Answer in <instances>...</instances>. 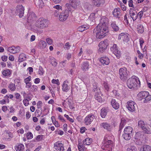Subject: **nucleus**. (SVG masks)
Returning <instances> with one entry per match:
<instances>
[{
    "mask_svg": "<svg viewBox=\"0 0 151 151\" xmlns=\"http://www.w3.org/2000/svg\"><path fill=\"white\" fill-rule=\"evenodd\" d=\"M106 19L105 18H102L100 20L99 24L97 26L96 29L93 32L96 34V37L97 39L103 38L109 32L106 25Z\"/></svg>",
    "mask_w": 151,
    "mask_h": 151,
    "instance_id": "nucleus-1",
    "label": "nucleus"
},
{
    "mask_svg": "<svg viewBox=\"0 0 151 151\" xmlns=\"http://www.w3.org/2000/svg\"><path fill=\"white\" fill-rule=\"evenodd\" d=\"M127 85L128 88L132 89L136 87H139L140 85V82L137 77L133 76L131 78L128 79Z\"/></svg>",
    "mask_w": 151,
    "mask_h": 151,
    "instance_id": "nucleus-2",
    "label": "nucleus"
},
{
    "mask_svg": "<svg viewBox=\"0 0 151 151\" xmlns=\"http://www.w3.org/2000/svg\"><path fill=\"white\" fill-rule=\"evenodd\" d=\"M35 25L38 29H45L48 27L47 20L43 18H39L36 21Z\"/></svg>",
    "mask_w": 151,
    "mask_h": 151,
    "instance_id": "nucleus-3",
    "label": "nucleus"
},
{
    "mask_svg": "<svg viewBox=\"0 0 151 151\" xmlns=\"http://www.w3.org/2000/svg\"><path fill=\"white\" fill-rule=\"evenodd\" d=\"M113 142L111 140L105 138L101 148L106 151H111Z\"/></svg>",
    "mask_w": 151,
    "mask_h": 151,
    "instance_id": "nucleus-4",
    "label": "nucleus"
},
{
    "mask_svg": "<svg viewBox=\"0 0 151 151\" xmlns=\"http://www.w3.org/2000/svg\"><path fill=\"white\" fill-rule=\"evenodd\" d=\"M133 129L130 126L126 127L124 130L123 134V138L126 140H129L131 138L132 134Z\"/></svg>",
    "mask_w": 151,
    "mask_h": 151,
    "instance_id": "nucleus-5",
    "label": "nucleus"
},
{
    "mask_svg": "<svg viewBox=\"0 0 151 151\" xmlns=\"http://www.w3.org/2000/svg\"><path fill=\"white\" fill-rule=\"evenodd\" d=\"M119 74L120 79L123 81H126L128 78V74L126 68H121L119 70Z\"/></svg>",
    "mask_w": 151,
    "mask_h": 151,
    "instance_id": "nucleus-6",
    "label": "nucleus"
},
{
    "mask_svg": "<svg viewBox=\"0 0 151 151\" xmlns=\"http://www.w3.org/2000/svg\"><path fill=\"white\" fill-rule=\"evenodd\" d=\"M135 138L136 139H138L140 141V142L138 144L141 145L143 141L144 140L145 137L144 136V134L143 132H139L136 133L135 135Z\"/></svg>",
    "mask_w": 151,
    "mask_h": 151,
    "instance_id": "nucleus-7",
    "label": "nucleus"
},
{
    "mask_svg": "<svg viewBox=\"0 0 151 151\" xmlns=\"http://www.w3.org/2000/svg\"><path fill=\"white\" fill-rule=\"evenodd\" d=\"M137 106L135 102L133 101H128L126 106L128 109L131 112H133L135 110V108Z\"/></svg>",
    "mask_w": 151,
    "mask_h": 151,
    "instance_id": "nucleus-8",
    "label": "nucleus"
},
{
    "mask_svg": "<svg viewBox=\"0 0 151 151\" xmlns=\"http://www.w3.org/2000/svg\"><path fill=\"white\" fill-rule=\"evenodd\" d=\"M24 8L22 5H19L16 7V12L19 14V17H22L24 14Z\"/></svg>",
    "mask_w": 151,
    "mask_h": 151,
    "instance_id": "nucleus-9",
    "label": "nucleus"
},
{
    "mask_svg": "<svg viewBox=\"0 0 151 151\" xmlns=\"http://www.w3.org/2000/svg\"><path fill=\"white\" fill-rule=\"evenodd\" d=\"M111 50L118 58H120V52L118 50L116 44H114L112 47L111 48Z\"/></svg>",
    "mask_w": 151,
    "mask_h": 151,
    "instance_id": "nucleus-10",
    "label": "nucleus"
},
{
    "mask_svg": "<svg viewBox=\"0 0 151 151\" xmlns=\"http://www.w3.org/2000/svg\"><path fill=\"white\" fill-rule=\"evenodd\" d=\"M95 116L92 114L88 115L85 118L84 121L85 124L87 125L90 124L94 119Z\"/></svg>",
    "mask_w": 151,
    "mask_h": 151,
    "instance_id": "nucleus-11",
    "label": "nucleus"
},
{
    "mask_svg": "<svg viewBox=\"0 0 151 151\" xmlns=\"http://www.w3.org/2000/svg\"><path fill=\"white\" fill-rule=\"evenodd\" d=\"M68 16V10H65L59 16V19L60 21H64L67 19Z\"/></svg>",
    "mask_w": 151,
    "mask_h": 151,
    "instance_id": "nucleus-12",
    "label": "nucleus"
},
{
    "mask_svg": "<svg viewBox=\"0 0 151 151\" xmlns=\"http://www.w3.org/2000/svg\"><path fill=\"white\" fill-rule=\"evenodd\" d=\"M54 147L57 151H64L65 150L63 145L58 142H55L54 144Z\"/></svg>",
    "mask_w": 151,
    "mask_h": 151,
    "instance_id": "nucleus-13",
    "label": "nucleus"
},
{
    "mask_svg": "<svg viewBox=\"0 0 151 151\" xmlns=\"http://www.w3.org/2000/svg\"><path fill=\"white\" fill-rule=\"evenodd\" d=\"M37 17L35 14L33 12H30L27 18V22L29 23H32L35 21Z\"/></svg>",
    "mask_w": 151,
    "mask_h": 151,
    "instance_id": "nucleus-14",
    "label": "nucleus"
},
{
    "mask_svg": "<svg viewBox=\"0 0 151 151\" xmlns=\"http://www.w3.org/2000/svg\"><path fill=\"white\" fill-rule=\"evenodd\" d=\"M20 47L19 46H12L8 48V51L10 53L15 54L19 52L20 50Z\"/></svg>",
    "mask_w": 151,
    "mask_h": 151,
    "instance_id": "nucleus-15",
    "label": "nucleus"
},
{
    "mask_svg": "<svg viewBox=\"0 0 151 151\" xmlns=\"http://www.w3.org/2000/svg\"><path fill=\"white\" fill-rule=\"evenodd\" d=\"M129 13L133 21H135L137 17V12L135 10L131 8L129 11Z\"/></svg>",
    "mask_w": 151,
    "mask_h": 151,
    "instance_id": "nucleus-16",
    "label": "nucleus"
},
{
    "mask_svg": "<svg viewBox=\"0 0 151 151\" xmlns=\"http://www.w3.org/2000/svg\"><path fill=\"white\" fill-rule=\"evenodd\" d=\"M93 4L97 7L102 6L104 3V0H92Z\"/></svg>",
    "mask_w": 151,
    "mask_h": 151,
    "instance_id": "nucleus-17",
    "label": "nucleus"
},
{
    "mask_svg": "<svg viewBox=\"0 0 151 151\" xmlns=\"http://www.w3.org/2000/svg\"><path fill=\"white\" fill-rule=\"evenodd\" d=\"M100 61L102 64L106 65H108L110 63L109 58L106 57L101 58L100 59Z\"/></svg>",
    "mask_w": 151,
    "mask_h": 151,
    "instance_id": "nucleus-18",
    "label": "nucleus"
},
{
    "mask_svg": "<svg viewBox=\"0 0 151 151\" xmlns=\"http://www.w3.org/2000/svg\"><path fill=\"white\" fill-rule=\"evenodd\" d=\"M101 126L107 131H110L111 130L112 127L110 124L107 122L102 123Z\"/></svg>",
    "mask_w": 151,
    "mask_h": 151,
    "instance_id": "nucleus-19",
    "label": "nucleus"
},
{
    "mask_svg": "<svg viewBox=\"0 0 151 151\" xmlns=\"http://www.w3.org/2000/svg\"><path fill=\"white\" fill-rule=\"evenodd\" d=\"M111 104L113 108L115 109H117L119 108V104L114 99H112Z\"/></svg>",
    "mask_w": 151,
    "mask_h": 151,
    "instance_id": "nucleus-20",
    "label": "nucleus"
},
{
    "mask_svg": "<svg viewBox=\"0 0 151 151\" xmlns=\"http://www.w3.org/2000/svg\"><path fill=\"white\" fill-rule=\"evenodd\" d=\"M108 45V43L107 42V40H106L100 42L99 46V47H102L106 49L107 48Z\"/></svg>",
    "mask_w": 151,
    "mask_h": 151,
    "instance_id": "nucleus-21",
    "label": "nucleus"
},
{
    "mask_svg": "<svg viewBox=\"0 0 151 151\" xmlns=\"http://www.w3.org/2000/svg\"><path fill=\"white\" fill-rule=\"evenodd\" d=\"M101 95L102 96V94H101V92L99 93H96L95 95V98L96 99L100 102H101L103 101Z\"/></svg>",
    "mask_w": 151,
    "mask_h": 151,
    "instance_id": "nucleus-22",
    "label": "nucleus"
},
{
    "mask_svg": "<svg viewBox=\"0 0 151 151\" xmlns=\"http://www.w3.org/2000/svg\"><path fill=\"white\" fill-rule=\"evenodd\" d=\"M93 91L96 93H99L101 92L100 88L98 87L97 84L96 83H94L93 85Z\"/></svg>",
    "mask_w": 151,
    "mask_h": 151,
    "instance_id": "nucleus-23",
    "label": "nucleus"
},
{
    "mask_svg": "<svg viewBox=\"0 0 151 151\" xmlns=\"http://www.w3.org/2000/svg\"><path fill=\"white\" fill-rule=\"evenodd\" d=\"M68 83V81L66 80L63 83V91L67 92L70 89V87L66 83Z\"/></svg>",
    "mask_w": 151,
    "mask_h": 151,
    "instance_id": "nucleus-24",
    "label": "nucleus"
},
{
    "mask_svg": "<svg viewBox=\"0 0 151 151\" xmlns=\"http://www.w3.org/2000/svg\"><path fill=\"white\" fill-rule=\"evenodd\" d=\"M89 65L88 62H84L82 65L81 69L84 71L88 70L89 69Z\"/></svg>",
    "mask_w": 151,
    "mask_h": 151,
    "instance_id": "nucleus-25",
    "label": "nucleus"
},
{
    "mask_svg": "<svg viewBox=\"0 0 151 151\" xmlns=\"http://www.w3.org/2000/svg\"><path fill=\"white\" fill-rule=\"evenodd\" d=\"M120 9L119 8L115 9L113 12V14L114 16L116 17H118L120 14Z\"/></svg>",
    "mask_w": 151,
    "mask_h": 151,
    "instance_id": "nucleus-26",
    "label": "nucleus"
},
{
    "mask_svg": "<svg viewBox=\"0 0 151 151\" xmlns=\"http://www.w3.org/2000/svg\"><path fill=\"white\" fill-rule=\"evenodd\" d=\"M71 3V6L74 8L76 9L79 4V2L76 0H70Z\"/></svg>",
    "mask_w": 151,
    "mask_h": 151,
    "instance_id": "nucleus-27",
    "label": "nucleus"
},
{
    "mask_svg": "<svg viewBox=\"0 0 151 151\" xmlns=\"http://www.w3.org/2000/svg\"><path fill=\"white\" fill-rule=\"evenodd\" d=\"M127 122V120L124 118H122L121 119V122L120 123L119 127V132L123 128L125 125L126 124Z\"/></svg>",
    "mask_w": 151,
    "mask_h": 151,
    "instance_id": "nucleus-28",
    "label": "nucleus"
},
{
    "mask_svg": "<svg viewBox=\"0 0 151 151\" xmlns=\"http://www.w3.org/2000/svg\"><path fill=\"white\" fill-rule=\"evenodd\" d=\"M140 151H151V147L148 145H144L141 148Z\"/></svg>",
    "mask_w": 151,
    "mask_h": 151,
    "instance_id": "nucleus-29",
    "label": "nucleus"
},
{
    "mask_svg": "<svg viewBox=\"0 0 151 151\" xmlns=\"http://www.w3.org/2000/svg\"><path fill=\"white\" fill-rule=\"evenodd\" d=\"M26 59V56L24 54L22 53L20 55L19 58V61L21 62Z\"/></svg>",
    "mask_w": 151,
    "mask_h": 151,
    "instance_id": "nucleus-30",
    "label": "nucleus"
},
{
    "mask_svg": "<svg viewBox=\"0 0 151 151\" xmlns=\"http://www.w3.org/2000/svg\"><path fill=\"white\" fill-rule=\"evenodd\" d=\"M38 46L40 48H44L46 46L47 43L45 42L43 40H41L39 41Z\"/></svg>",
    "mask_w": 151,
    "mask_h": 151,
    "instance_id": "nucleus-31",
    "label": "nucleus"
},
{
    "mask_svg": "<svg viewBox=\"0 0 151 151\" xmlns=\"http://www.w3.org/2000/svg\"><path fill=\"white\" fill-rule=\"evenodd\" d=\"M107 114V111L105 108H102L101 111V115L102 118H104Z\"/></svg>",
    "mask_w": 151,
    "mask_h": 151,
    "instance_id": "nucleus-32",
    "label": "nucleus"
},
{
    "mask_svg": "<svg viewBox=\"0 0 151 151\" xmlns=\"http://www.w3.org/2000/svg\"><path fill=\"white\" fill-rule=\"evenodd\" d=\"M92 142V139L89 138H86L83 141V143L84 145H89Z\"/></svg>",
    "mask_w": 151,
    "mask_h": 151,
    "instance_id": "nucleus-33",
    "label": "nucleus"
},
{
    "mask_svg": "<svg viewBox=\"0 0 151 151\" xmlns=\"http://www.w3.org/2000/svg\"><path fill=\"white\" fill-rule=\"evenodd\" d=\"M88 26L86 25H82L78 27V30L79 31L82 32L88 28Z\"/></svg>",
    "mask_w": 151,
    "mask_h": 151,
    "instance_id": "nucleus-34",
    "label": "nucleus"
},
{
    "mask_svg": "<svg viewBox=\"0 0 151 151\" xmlns=\"http://www.w3.org/2000/svg\"><path fill=\"white\" fill-rule=\"evenodd\" d=\"M113 29L115 31H117L119 30V28L118 26L115 24V22H113L111 24Z\"/></svg>",
    "mask_w": 151,
    "mask_h": 151,
    "instance_id": "nucleus-35",
    "label": "nucleus"
},
{
    "mask_svg": "<svg viewBox=\"0 0 151 151\" xmlns=\"http://www.w3.org/2000/svg\"><path fill=\"white\" fill-rule=\"evenodd\" d=\"M137 30L139 32L142 33L144 31V28L143 26L140 24H139L137 25Z\"/></svg>",
    "mask_w": 151,
    "mask_h": 151,
    "instance_id": "nucleus-36",
    "label": "nucleus"
},
{
    "mask_svg": "<svg viewBox=\"0 0 151 151\" xmlns=\"http://www.w3.org/2000/svg\"><path fill=\"white\" fill-rule=\"evenodd\" d=\"M24 148V145L22 144H20L16 147V149L17 151H22Z\"/></svg>",
    "mask_w": 151,
    "mask_h": 151,
    "instance_id": "nucleus-37",
    "label": "nucleus"
},
{
    "mask_svg": "<svg viewBox=\"0 0 151 151\" xmlns=\"http://www.w3.org/2000/svg\"><path fill=\"white\" fill-rule=\"evenodd\" d=\"M149 94V93L147 91H144L141 92H140V95H141L140 97L142 99H145L146 98V97Z\"/></svg>",
    "mask_w": 151,
    "mask_h": 151,
    "instance_id": "nucleus-38",
    "label": "nucleus"
},
{
    "mask_svg": "<svg viewBox=\"0 0 151 151\" xmlns=\"http://www.w3.org/2000/svg\"><path fill=\"white\" fill-rule=\"evenodd\" d=\"M142 130L144 132L147 134H151V129L148 127H145Z\"/></svg>",
    "mask_w": 151,
    "mask_h": 151,
    "instance_id": "nucleus-39",
    "label": "nucleus"
},
{
    "mask_svg": "<svg viewBox=\"0 0 151 151\" xmlns=\"http://www.w3.org/2000/svg\"><path fill=\"white\" fill-rule=\"evenodd\" d=\"M138 125L139 127L141 128L142 129L145 127V124L143 121L140 120L138 122Z\"/></svg>",
    "mask_w": 151,
    "mask_h": 151,
    "instance_id": "nucleus-40",
    "label": "nucleus"
},
{
    "mask_svg": "<svg viewBox=\"0 0 151 151\" xmlns=\"http://www.w3.org/2000/svg\"><path fill=\"white\" fill-rule=\"evenodd\" d=\"M2 73L5 76H9L11 74V70L9 69L4 70L3 71Z\"/></svg>",
    "mask_w": 151,
    "mask_h": 151,
    "instance_id": "nucleus-41",
    "label": "nucleus"
},
{
    "mask_svg": "<svg viewBox=\"0 0 151 151\" xmlns=\"http://www.w3.org/2000/svg\"><path fill=\"white\" fill-rule=\"evenodd\" d=\"M8 87L12 91H14L16 89L15 84L13 83H11L9 84Z\"/></svg>",
    "mask_w": 151,
    "mask_h": 151,
    "instance_id": "nucleus-42",
    "label": "nucleus"
},
{
    "mask_svg": "<svg viewBox=\"0 0 151 151\" xmlns=\"http://www.w3.org/2000/svg\"><path fill=\"white\" fill-rule=\"evenodd\" d=\"M127 151H137V148L134 146H131L130 147L128 148Z\"/></svg>",
    "mask_w": 151,
    "mask_h": 151,
    "instance_id": "nucleus-43",
    "label": "nucleus"
},
{
    "mask_svg": "<svg viewBox=\"0 0 151 151\" xmlns=\"http://www.w3.org/2000/svg\"><path fill=\"white\" fill-rule=\"evenodd\" d=\"M151 100V95L148 94L147 96L146 97L145 99V100H144V103H147V102L150 101Z\"/></svg>",
    "mask_w": 151,
    "mask_h": 151,
    "instance_id": "nucleus-44",
    "label": "nucleus"
},
{
    "mask_svg": "<svg viewBox=\"0 0 151 151\" xmlns=\"http://www.w3.org/2000/svg\"><path fill=\"white\" fill-rule=\"evenodd\" d=\"M123 37V40L124 41L127 42L129 40V38L127 34H126L124 33V35Z\"/></svg>",
    "mask_w": 151,
    "mask_h": 151,
    "instance_id": "nucleus-45",
    "label": "nucleus"
},
{
    "mask_svg": "<svg viewBox=\"0 0 151 151\" xmlns=\"http://www.w3.org/2000/svg\"><path fill=\"white\" fill-rule=\"evenodd\" d=\"M43 138V135L42 134L38 135L37 136L36 139L37 141L42 140Z\"/></svg>",
    "mask_w": 151,
    "mask_h": 151,
    "instance_id": "nucleus-46",
    "label": "nucleus"
},
{
    "mask_svg": "<svg viewBox=\"0 0 151 151\" xmlns=\"http://www.w3.org/2000/svg\"><path fill=\"white\" fill-rule=\"evenodd\" d=\"M103 86L104 87L105 89L107 91H108L109 90V87L107 83L104 82L103 84Z\"/></svg>",
    "mask_w": 151,
    "mask_h": 151,
    "instance_id": "nucleus-47",
    "label": "nucleus"
},
{
    "mask_svg": "<svg viewBox=\"0 0 151 151\" xmlns=\"http://www.w3.org/2000/svg\"><path fill=\"white\" fill-rule=\"evenodd\" d=\"M29 100L27 99H24L23 101V103L25 106H27L29 104Z\"/></svg>",
    "mask_w": 151,
    "mask_h": 151,
    "instance_id": "nucleus-48",
    "label": "nucleus"
},
{
    "mask_svg": "<svg viewBox=\"0 0 151 151\" xmlns=\"http://www.w3.org/2000/svg\"><path fill=\"white\" fill-rule=\"evenodd\" d=\"M64 116L65 117H66L67 119L69 121H70V122H73L74 121H73V119H72L71 118H70L69 117V116L68 115L66 114H65L64 115Z\"/></svg>",
    "mask_w": 151,
    "mask_h": 151,
    "instance_id": "nucleus-49",
    "label": "nucleus"
},
{
    "mask_svg": "<svg viewBox=\"0 0 151 151\" xmlns=\"http://www.w3.org/2000/svg\"><path fill=\"white\" fill-rule=\"evenodd\" d=\"M99 49L98 52L99 53H101L104 52L106 49L102 47H99Z\"/></svg>",
    "mask_w": 151,
    "mask_h": 151,
    "instance_id": "nucleus-50",
    "label": "nucleus"
},
{
    "mask_svg": "<svg viewBox=\"0 0 151 151\" xmlns=\"http://www.w3.org/2000/svg\"><path fill=\"white\" fill-rule=\"evenodd\" d=\"M83 146L82 144L81 145L80 143L78 144V148L79 151H84V150Z\"/></svg>",
    "mask_w": 151,
    "mask_h": 151,
    "instance_id": "nucleus-51",
    "label": "nucleus"
},
{
    "mask_svg": "<svg viewBox=\"0 0 151 151\" xmlns=\"http://www.w3.org/2000/svg\"><path fill=\"white\" fill-rule=\"evenodd\" d=\"M27 137L28 139H32L33 137L32 134L30 132L28 133L27 134Z\"/></svg>",
    "mask_w": 151,
    "mask_h": 151,
    "instance_id": "nucleus-52",
    "label": "nucleus"
},
{
    "mask_svg": "<svg viewBox=\"0 0 151 151\" xmlns=\"http://www.w3.org/2000/svg\"><path fill=\"white\" fill-rule=\"evenodd\" d=\"M85 8L87 9V10H90V8L91 7V5L88 3H86L84 5Z\"/></svg>",
    "mask_w": 151,
    "mask_h": 151,
    "instance_id": "nucleus-53",
    "label": "nucleus"
},
{
    "mask_svg": "<svg viewBox=\"0 0 151 151\" xmlns=\"http://www.w3.org/2000/svg\"><path fill=\"white\" fill-rule=\"evenodd\" d=\"M128 4L129 7L134 8V6L133 4V1L132 0H130L128 1Z\"/></svg>",
    "mask_w": 151,
    "mask_h": 151,
    "instance_id": "nucleus-54",
    "label": "nucleus"
},
{
    "mask_svg": "<svg viewBox=\"0 0 151 151\" xmlns=\"http://www.w3.org/2000/svg\"><path fill=\"white\" fill-rule=\"evenodd\" d=\"M52 82L53 83L56 84L57 85H59L60 84L58 79L55 80L54 79H53L52 80Z\"/></svg>",
    "mask_w": 151,
    "mask_h": 151,
    "instance_id": "nucleus-55",
    "label": "nucleus"
},
{
    "mask_svg": "<svg viewBox=\"0 0 151 151\" xmlns=\"http://www.w3.org/2000/svg\"><path fill=\"white\" fill-rule=\"evenodd\" d=\"M95 14L94 13H91L90 15L89 16L88 18L91 20H93L94 19V16H95Z\"/></svg>",
    "mask_w": 151,
    "mask_h": 151,
    "instance_id": "nucleus-56",
    "label": "nucleus"
},
{
    "mask_svg": "<svg viewBox=\"0 0 151 151\" xmlns=\"http://www.w3.org/2000/svg\"><path fill=\"white\" fill-rule=\"evenodd\" d=\"M31 76H29L27 78H25L24 80V82L25 83L29 82V81H31Z\"/></svg>",
    "mask_w": 151,
    "mask_h": 151,
    "instance_id": "nucleus-57",
    "label": "nucleus"
},
{
    "mask_svg": "<svg viewBox=\"0 0 151 151\" xmlns=\"http://www.w3.org/2000/svg\"><path fill=\"white\" fill-rule=\"evenodd\" d=\"M53 8L56 9H57L56 10L58 11L60 10H62V7L58 5L54 6Z\"/></svg>",
    "mask_w": 151,
    "mask_h": 151,
    "instance_id": "nucleus-58",
    "label": "nucleus"
},
{
    "mask_svg": "<svg viewBox=\"0 0 151 151\" xmlns=\"http://www.w3.org/2000/svg\"><path fill=\"white\" fill-rule=\"evenodd\" d=\"M46 41L47 43L49 45L52 44L53 42L52 40L50 38H47L46 39Z\"/></svg>",
    "mask_w": 151,
    "mask_h": 151,
    "instance_id": "nucleus-59",
    "label": "nucleus"
},
{
    "mask_svg": "<svg viewBox=\"0 0 151 151\" xmlns=\"http://www.w3.org/2000/svg\"><path fill=\"white\" fill-rule=\"evenodd\" d=\"M137 52L138 54V57L140 59L142 58L143 57V55L142 54L140 53L139 50H137Z\"/></svg>",
    "mask_w": 151,
    "mask_h": 151,
    "instance_id": "nucleus-60",
    "label": "nucleus"
},
{
    "mask_svg": "<svg viewBox=\"0 0 151 151\" xmlns=\"http://www.w3.org/2000/svg\"><path fill=\"white\" fill-rule=\"evenodd\" d=\"M42 102H41L40 101H39L38 102L37 104V108L38 109H39L40 108H41L42 105Z\"/></svg>",
    "mask_w": 151,
    "mask_h": 151,
    "instance_id": "nucleus-61",
    "label": "nucleus"
},
{
    "mask_svg": "<svg viewBox=\"0 0 151 151\" xmlns=\"http://www.w3.org/2000/svg\"><path fill=\"white\" fill-rule=\"evenodd\" d=\"M8 59V57L7 56L4 55L3 56L1 57V59L3 61L5 62Z\"/></svg>",
    "mask_w": 151,
    "mask_h": 151,
    "instance_id": "nucleus-62",
    "label": "nucleus"
},
{
    "mask_svg": "<svg viewBox=\"0 0 151 151\" xmlns=\"http://www.w3.org/2000/svg\"><path fill=\"white\" fill-rule=\"evenodd\" d=\"M2 110L4 112H6L8 110L7 106H4L2 107Z\"/></svg>",
    "mask_w": 151,
    "mask_h": 151,
    "instance_id": "nucleus-63",
    "label": "nucleus"
},
{
    "mask_svg": "<svg viewBox=\"0 0 151 151\" xmlns=\"http://www.w3.org/2000/svg\"><path fill=\"white\" fill-rule=\"evenodd\" d=\"M51 64L53 66H55L57 64V63L55 60H52L51 62Z\"/></svg>",
    "mask_w": 151,
    "mask_h": 151,
    "instance_id": "nucleus-64",
    "label": "nucleus"
}]
</instances>
